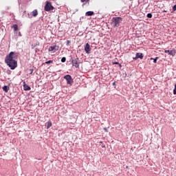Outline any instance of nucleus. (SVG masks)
<instances>
[{
  "instance_id": "nucleus-8",
  "label": "nucleus",
  "mask_w": 176,
  "mask_h": 176,
  "mask_svg": "<svg viewBox=\"0 0 176 176\" xmlns=\"http://www.w3.org/2000/svg\"><path fill=\"white\" fill-rule=\"evenodd\" d=\"M72 64L74 67H76V68H79V63L78 62V59H74L72 61Z\"/></svg>"
},
{
  "instance_id": "nucleus-6",
  "label": "nucleus",
  "mask_w": 176,
  "mask_h": 176,
  "mask_svg": "<svg viewBox=\"0 0 176 176\" xmlns=\"http://www.w3.org/2000/svg\"><path fill=\"white\" fill-rule=\"evenodd\" d=\"M85 50L87 54H90V51L91 50V47H90V44L87 43L85 47Z\"/></svg>"
},
{
  "instance_id": "nucleus-1",
  "label": "nucleus",
  "mask_w": 176,
  "mask_h": 176,
  "mask_svg": "<svg viewBox=\"0 0 176 176\" xmlns=\"http://www.w3.org/2000/svg\"><path fill=\"white\" fill-rule=\"evenodd\" d=\"M19 55L17 53L11 52L5 58V63L10 68V69H15L17 68V58Z\"/></svg>"
},
{
  "instance_id": "nucleus-5",
  "label": "nucleus",
  "mask_w": 176,
  "mask_h": 176,
  "mask_svg": "<svg viewBox=\"0 0 176 176\" xmlns=\"http://www.w3.org/2000/svg\"><path fill=\"white\" fill-rule=\"evenodd\" d=\"M58 45H53V46H50L48 49L49 52H53V53H56V52H57V50H58Z\"/></svg>"
},
{
  "instance_id": "nucleus-13",
  "label": "nucleus",
  "mask_w": 176,
  "mask_h": 176,
  "mask_svg": "<svg viewBox=\"0 0 176 176\" xmlns=\"http://www.w3.org/2000/svg\"><path fill=\"white\" fill-rule=\"evenodd\" d=\"M94 14V12L88 11L85 13V16H93Z\"/></svg>"
},
{
  "instance_id": "nucleus-26",
  "label": "nucleus",
  "mask_w": 176,
  "mask_h": 176,
  "mask_svg": "<svg viewBox=\"0 0 176 176\" xmlns=\"http://www.w3.org/2000/svg\"><path fill=\"white\" fill-rule=\"evenodd\" d=\"M164 13H167V11L166 10H163L162 11Z\"/></svg>"
},
{
  "instance_id": "nucleus-2",
  "label": "nucleus",
  "mask_w": 176,
  "mask_h": 176,
  "mask_svg": "<svg viewBox=\"0 0 176 176\" xmlns=\"http://www.w3.org/2000/svg\"><path fill=\"white\" fill-rule=\"evenodd\" d=\"M54 9V7L52 5V3L47 1L44 8V10H45V12H50V10H53Z\"/></svg>"
},
{
  "instance_id": "nucleus-23",
  "label": "nucleus",
  "mask_w": 176,
  "mask_h": 176,
  "mask_svg": "<svg viewBox=\"0 0 176 176\" xmlns=\"http://www.w3.org/2000/svg\"><path fill=\"white\" fill-rule=\"evenodd\" d=\"M69 43H71V41H69V40L67 41V45H69Z\"/></svg>"
},
{
  "instance_id": "nucleus-21",
  "label": "nucleus",
  "mask_w": 176,
  "mask_h": 176,
  "mask_svg": "<svg viewBox=\"0 0 176 176\" xmlns=\"http://www.w3.org/2000/svg\"><path fill=\"white\" fill-rule=\"evenodd\" d=\"M33 72H34V69H30L29 74L31 75V74H32Z\"/></svg>"
},
{
  "instance_id": "nucleus-30",
  "label": "nucleus",
  "mask_w": 176,
  "mask_h": 176,
  "mask_svg": "<svg viewBox=\"0 0 176 176\" xmlns=\"http://www.w3.org/2000/svg\"><path fill=\"white\" fill-rule=\"evenodd\" d=\"M100 144H102V142H100Z\"/></svg>"
},
{
  "instance_id": "nucleus-17",
  "label": "nucleus",
  "mask_w": 176,
  "mask_h": 176,
  "mask_svg": "<svg viewBox=\"0 0 176 176\" xmlns=\"http://www.w3.org/2000/svg\"><path fill=\"white\" fill-rule=\"evenodd\" d=\"M89 1H90V0H80L81 2H82V3L85 2V3H87V5L89 4Z\"/></svg>"
},
{
  "instance_id": "nucleus-28",
  "label": "nucleus",
  "mask_w": 176,
  "mask_h": 176,
  "mask_svg": "<svg viewBox=\"0 0 176 176\" xmlns=\"http://www.w3.org/2000/svg\"><path fill=\"white\" fill-rule=\"evenodd\" d=\"M85 5H86V3H83V4H82V7L85 6Z\"/></svg>"
},
{
  "instance_id": "nucleus-29",
  "label": "nucleus",
  "mask_w": 176,
  "mask_h": 176,
  "mask_svg": "<svg viewBox=\"0 0 176 176\" xmlns=\"http://www.w3.org/2000/svg\"><path fill=\"white\" fill-rule=\"evenodd\" d=\"M115 64H119V63L116 62V63H115Z\"/></svg>"
},
{
  "instance_id": "nucleus-25",
  "label": "nucleus",
  "mask_w": 176,
  "mask_h": 176,
  "mask_svg": "<svg viewBox=\"0 0 176 176\" xmlns=\"http://www.w3.org/2000/svg\"><path fill=\"white\" fill-rule=\"evenodd\" d=\"M35 48V45H32V49H34Z\"/></svg>"
},
{
  "instance_id": "nucleus-11",
  "label": "nucleus",
  "mask_w": 176,
  "mask_h": 176,
  "mask_svg": "<svg viewBox=\"0 0 176 176\" xmlns=\"http://www.w3.org/2000/svg\"><path fill=\"white\" fill-rule=\"evenodd\" d=\"M45 125L47 126V129H49L53 126V124L50 120H49L47 123H45Z\"/></svg>"
},
{
  "instance_id": "nucleus-19",
  "label": "nucleus",
  "mask_w": 176,
  "mask_h": 176,
  "mask_svg": "<svg viewBox=\"0 0 176 176\" xmlns=\"http://www.w3.org/2000/svg\"><path fill=\"white\" fill-rule=\"evenodd\" d=\"M147 17L148 19H152V14L151 13L147 14Z\"/></svg>"
},
{
  "instance_id": "nucleus-22",
  "label": "nucleus",
  "mask_w": 176,
  "mask_h": 176,
  "mask_svg": "<svg viewBox=\"0 0 176 176\" xmlns=\"http://www.w3.org/2000/svg\"><path fill=\"white\" fill-rule=\"evenodd\" d=\"M103 130H104L106 133H108V129H107V128H104Z\"/></svg>"
},
{
  "instance_id": "nucleus-4",
  "label": "nucleus",
  "mask_w": 176,
  "mask_h": 176,
  "mask_svg": "<svg viewBox=\"0 0 176 176\" xmlns=\"http://www.w3.org/2000/svg\"><path fill=\"white\" fill-rule=\"evenodd\" d=\"M64 79L66 80L67 85H70V86H72V84L74 83V80L72 79V77L71 76V75L67 74L65 76Z\"/></svg>"
},
{
  "instance_id": "nucleus-16",
  "label": "nucleus",
  "mask_w": 176,
  "mask_h": 176,
  "mask_svg": "<svg viewBox=\"0 0 176 176\" xmlns=\"http://www.w3.org/2000/svg\"><path fill=\"white\" fill-rule=\"evenodd\" d=\"M12 28H14V31H17L19 30V26L16 24L12 25Z\"/></svg>"
},
{
  "instance_id": "nucleus-12",
  "label": "nucleus",
  "mask_w": 176,
  "mask_h": 176,
  "mask_svg": "<svg viewBox=\"0 0 176 176\" xmlns=\"http://www.w3.org/2000/svg\"><path fill=\"white\" fill-rule=\"evenodd\" d=\"M32 15L33 16V17H36V16H38V10H34L32 12Z\"/></svg>"
},
{
  "instance_id": "nucleus-15",
  "label": "nucleus",
  "mask_w": 176,
  "mask_h": 176,
  "mask_svg": "<svg viewBox=\"0 0 176 176\" xmlns=\"http://www.w3.org/2000/svg\"><path fill=\"white\" fill-rule=\"evenodd\" d=\"M150 60H153L154 64H156V63H157V60H159V57H156L155 58H151Z\"/></svg>"
},
{
  "instance_id": "nucleus-10",
  "label": "nucleus",
  "mask_w": 176,
  "mask_h": 176,
  "mask_svg": "<svg viewBox=\"0 0 176 176\" xmlns=\"http://www.w3.org/2000/svg\"><path fill=\"white\" fill-rule=\"evenodd\" d=\"M23 90H25V91L31 90V87L25 84V82H23Z\"/></svg>"
},
{
  "instance_id": "nucleus-14",
  "label": "nucleus",
  "mask_w": 176,
  "mask_h": 176,
  "mask_svg": "<svg viewBox=\"0 0 176 176\" xmlns=\"http://www.w3.org/2000/svg\"><path fill=\"white\" fill-rule=\"evenodd\" d=\"M9 89L10 87L6 85L3 87V90L5 91V93H8V91H9Z\"/></svg>"
},
{
  "instance_id": "nucleus-27",
  "label": "nucleus",
  "mask_w": 176,
  "mask_h": 176,
  "mask_svg": "<svg viewBox=\"0 0 176 176\" xmlns=\"http://www.w3.org/2000/svg\"><path fill=\"white\" fill-rule=\"evenodd\" d=\"M25 13H26V12H25V11H24V12H23V16H24V14H25Z\"/></svg>"
},
{
  "instance_id": "nucleus-7",
  "label": "nucleus",
  "mask_w": 176,
  "mask_h": 176,
  "mask_svg": "<svg viewBox=\"0 0 176 176\" xmlns=\"http://www.w3.org/2000/svg\"><path fill=\"white\" fill-rule=\"evenodd\" d=\"M164 53H168L169 56H175L176 54V50H165Z\"/></svg>"
},
{
  "instance_id": "nucleus-9",
  "label": "nucleus",
  "mask_w": 176,
  "mask_h": 176,
  "mask_svg": "<svg viewBox=\"0 0 176 176\" xmlns=\"http://www.w3.org/2000/svg\"><path fill=\"white\" fill-rule=\"evenodd\" d=\"M138 58H141V60L144 58V55L142 54V53H137L136 56L133 58V60H138Z\"/></svg>"
},
{
  "instance_id": "nucleus-20",
  "label": "nucleus",
  "mask_w": 176,
  "mask_h": 176,
  "mask_svg": "<svg viewBox=\"0 0 176 176\" xmlns=\"http://www.w3.org/2000/svg\"><path fill=\"white\" fill-rule=\"evenodd\" d=\"M52 63H53V60H48L45 62V64H52Z\"/></svg>"
},
{
  "instance_id": "nucleus-24",
  "label": "nucleus",
  "mask_w": 176,
  "mask_h": 176,
  "mask_svg": "<svg viewBox=\"0 0 176 176\" xmlns=\"http://www.w3.org/2000/svg\"><path fill=\"white\" fill-rule=\"evenodd\" d=\"M102 148H105V144H102Z\"/></svg>"
},
{
  "instance_id": "nucleus-3",
  "label": "nucleus",
  "mask_w": 176,
  "mask_h": 176,
  "mask_svg": "<svg viewBox=\"0 0 176 176\" xmlns=\"http://www.w3.org/2000/svg\"><path fill=\"white\" fill-rule=\"evenodd\" d=\"M113 23H114V27H119L120 25V23H122V18L121 17H113Z\"/></svg>"
},
{
  "instance_id": "nucleus-18",
  "label": "nucleus",
  "mask_w": 176,
  "mask_h": 176,
  "mask_svg": "<svg viewBox=\"0 0 176 176\" xmlns=\"http://www.w3.org/2000/svg\"><path fill=\"white\" fill-rule=\"evenodd\" d=\"M65 61H67V58L65 57H63L61 58V62L62 63H65Z\"/></svg>"
}]
</instances>
